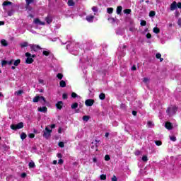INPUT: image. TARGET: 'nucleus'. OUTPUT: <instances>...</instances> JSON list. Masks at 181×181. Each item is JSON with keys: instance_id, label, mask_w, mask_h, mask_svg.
<instances>
[{"instance_id": "obj_61", "label": "nucleus", "mask_w": 181, "mask_h": 181, "mask_svg": "<svg viewBox=\"0 0 181 181\" xmlns=\"http://www.w3.org/2000/svg\"><path fill=\"white\" fill-rule=\"evenodd\" d=\"M58 133L62 134V127H59L58 129Z\"/></svg>"}, {"instance_id": "obj_11", "label": "nucleus", "mask_w": 181, "mask_h": 181, "mask_svg": "<svg viewBox=\"0 0 181 181\" xmlns=\"http://www.w3.org/2000/svg\"><path fill=\"white\" fill-rule=\"evenodd\" d=\"M38 111H40V112H47V107L45 106L40 107H38Z\"/></svg>"}, {"instance_id": "obj_14", "label": "nucleus", "mask_w": 181, "mask_h": 181, "mask_svg": "<svg viewBox=\"0 0 181 181\" xmlns=\"http://www.w3.org/2000/svg\"><path fill=\"white\" fill-rule=\"evenodd\" d=\"M86 21L90 23L93 22L94 21V16H87Z\"/></svg>"}, {"instance_id": "obj_27", "label": "nucleus", "mask_w": 181, "mask_h": 181, "mask_svg": "<svg viewBox=\"0 0 181 181\" xmlns=\"http://www.w3.org/2000/svg\"><path fill=\"white\" fill-rule=\"evenodd\" d=\"M99 98L100 100H105V94L104 93H100V95H99Z\"/></svg>"}, {"instance_id": "obj_62", "label": "nucleus", "mask_w": 181, "mask_h": 181, "mask_svg": "<svg viewBox=\"0 0 181 181\" xmlns=\"http://www.w3.org/2000/svg\"><path fill=\"white\" fill-rule=\"evenodd\" d=\"M129 30H130V32H134V31L135 30V28H129Z\"/></svg>"}, {"instance_id": "obj_57", "label": "nucleus", "mask_w": 181, "mask_h": 181, "mask_svg": "<svg viewBox=\"0 0 181 181\" xmlns=\"http://www.w3.org/2000/svg\"><path fill=\"white\" fill-rule=\"evenodd\" d=\"M110 22H115V19L114 18H109Z\"/></svg>"}, {"instance_id": "obj_63", "label": "nucleus", "mask_w": 181, "mask_h": 181, "mask_svg": "<svg viewBox=\"0 0 181 181\" xmlns=\"http://www.w3.org/2000/svg\"><path fill=\"white\" fill-rule=\"evenodd\" d=\"M132 70H133V71L136 70V67L135 66H133L132 67Z\"/></svg>"}, {"instance_id": "obj_54", "label": "nucleus", "mask_w": 181, "mask_h": 181, "mask_svg": "<svg viewBox=\"0 0 181 181\" xmlns=\"http://www.w3.org/2000/svg\"><path fill=\"white\" fill-rule=\"evenodd\" d=\"M148 127H153V123L152 122H148Z\"/></svg>"}, {"instance_id": "obj_47", "label": "nucleus", "mask_w": 181, "mask_h": 181, "mask_svg": "<svg viewBox=\"0 0 181 181\" xmlns=\"http://www.w3.org/2000/svg\"><path fill=\"white\" fill-rule=\"evenodd\" d=\"M110 159H111V158H110L109 155H106L105 156V160L108 161V160H110Z\"/></svg>"}, {"instance_id": "obj_42", "label": "nucleus", "mask_w": 181, "mask_h": 181, "mask_svg": "<svg viewBox=\"0 0 181 181\" xmlns=\"http://www.w3.org/2000/svg\"><path fill=\"white\" fill-rule=\"evenodd\" d=\"M71 95L72 98H76L78 97V95H76V93L74 92H73Z\"/></svg>"}, {"instance_id": "obj_5", "label": "nucleus", "mask_w": 181, "mask_h": 181, "mask_svg": "<svg viewBox=\"0 0 181 181\" xmlns=\"http://www.w3.org/2000/svg\"><path fill=\"white\" fill-rule=\"evenodd\" d=\"M52 129L50 130L48 127H45V131H43L42 136L46 139H49V138H50V134H52Z\"/></svg>"}, {"instance_id": "obj_30", "label": "nucleus", "mask_w": 181, "mask_h": 181, "mask_svg": "<svg viewBox=\"0 0 181 181\" xmlns=\"http://www.w3.org/2000/svg\"><path fill=\"white\" fill-rule=\"evenodd\" d=\"M143 83H145V84H148L149 83V78H143Z\"/></svg>"}, {"instance_id": "obj_16", "label": "nucleus", "mask_w": 181, "mask_h": 181, "mask_svg": "<svg viewBox=\"0 0 181 181\" xmlns=\"http://www.w3.org/2000/svg\"><path fill=\"white\" fill-rule=\"evenodd\" d=\"M20 46L21 47H28V46H29V43H28V42H21Z\"/></svg>"}, {"instance_id": "obj_53", "label": "nucleus", "mask_w": 181, "mask_h": 181, "mask_svg": "<svg viewBox=\"0 0 181 181\" xmlns=\"http://www.w3.org/2000/svg\"><path fill=\"white\" fill-rule=\"evenodd\" d=\"M62 97H63L64 100H67V94L64 93V94L62 95Z\"/></svg>"}, {"instance_id": "obj_22", "label": "nucleus", "mask_w": 181, "mask_h": 181, "mask_svg": "<svg viewBox=\"0 0 181 181\" xmlns=\"http://www.w3.org/2000/svg\"><path fill=\"white\" fill-rule=\"evenodd\" d=\"M155 15H156V13L154 11H150V13H149L150 18H153V16H155Z\"/></svg>"}, {"instance_id": "obj_37", "label": "nucleus", "mask_w": 181, "mask_h": 181, "mask_svg": "<svg viewBox=\"0 0 181 181\" xmlns=\"http://www.w3.org/2000/svg\"><path fill=\"white\" fill-rule=\"evenodd\" d=\"M142 160H143V162H148V156H144L142 157Z\"/></svg>"}, {"instance_id": "obj_41", "label": "nucleus", "mask_w": 181, "mask_h": 181, "mask_svg": "<svg viewBox=\"0 0 181 181\" xmlns=\"http://www.w3.org/2000/svg\"><path fill=\"white\" fill-rule=\"evenodd\" d=\"M140 25L141 26H146V21H141Z\"/></svg>"}, {"instance_id": "obj_43", "label": "nucleus", "mask_w": 181, "mask_h": 181, "mask_svg": "<svg viewBox=\"0 0 181 181\" xmlns=\"http://www.w3.org/2000/svg\"><path fill=\"white\" fill-rule=\"evenodd\" d=\"M59 146L60 148H64V143L63 141H61L59 143Z\"/></svg>"}, {"instance_id": "obj_25", "label": "nucleus", "mask_w": 181, "mask_h": 181, "mask_svg": "<svg viewBox=\"0 0 181 181\" xmlns=\"http://www.w3.org/2000/svg\"><path fill=\"white\" fill-rule=\"evenodd\" d=\"M153 30L154 33H159L160 32V30L158 27H155Z\"/></svg>"}, {"instance_id": "obj_46", "label": "nucleus", "mask_w": 181, "mask_h": 181, "mask_svg": "<svg viewBox=\"0 0 181 181\" xmlns=\"http://www.w3.org/2000/svg\"><path fill=\"white\" fill-rule=\"evenodd\" d=\"M7 64H8V66L13 64V59H11V61H7Z\"/></svg>"}, {"instance_id": "obj_34", "label": "nucleus", "mask_w": 181, "mask_h": 181, "mask_svg": "<svg viewBox=\"0 0 181 181\" xmlns=\"http://www.w3.org/2000/svg\"><path fill=\"white\" fill-rule=\"evenodd\" d=\"M124 13H126L127 15H129V13H131V9L124 10Z\"/></svg>"}, {"instance_id": "obj_49", "label": "nucleus", "mask_w": 181, "mask_h": 181, "mask_svg": "<svg viewBox=\"0 0 181 181\" xmlns=\"http://www.w3.org/2000/svg\"><path fill=\"white\" fill-rule=\"evenodd\" d=\"M112 181H118V179H117V177L115 175H114L112 177Z\"/></svg>"}, {"instance_id": "obj_26", "label": "nucleus", "mask_w": 181, "mask_h": 181, "mask_svg": "<svg viewBox=\"0 0 181 181\" xmlns=\"http://www.w3.org/2000/svg\"><path fill=\"white\" fill-rule=\"evenodd\" d=\"M88 119H90V117L85 115L83 117V120L85 121L86 122H87L88 121Z\"/></svg>"}, {"instance_id": "obj_52", "label": "nucleus", "mask_w": 181, "mask_h": 181, "mask_svg": "<svg viewBox=\"0 0 181 181\" xmlns=\"http://www.w3.org/2000/svg\"><path fill=\"white\" fill-rule=\"evenodd\" d=\"M146 36L147 39H151V37H152V35H151V33H148Z\"/></svg>"}, {"instance_id": "obj_10", "label": "nucleus", "mask_w": 181, "mask_h": 181, "mask_svg": "<svg viewBox=\"0 0 181 181\" xmlns=\"http://www.w3.org/2000/svg\"><path fill=\"white\" fill-rule=\"evenodd\" d=\"M45 21H46L47 23H48V25H50V23L53 21V18H52V16H47L45 18Z\"/></svg>"}, {"instance_id": "obj_35", "label": "nucleus", "mask_w": 181, "mask_h": 181, "mask_svg": "<svg viewBox=\"0 0 181 181\" xmlns=\"http://www.w3.org/2000/svg\"><path fill=\"white\" fill-rule=\"evenodd\" d=\"M92 11L93 12H98V7L97 6L92 7Z\"/></svg>"}, {"instance_id": "obj_40", "label": "nucleus", "mask_w": 181, "mask_h": 181, "mask_svg": "<svg viewBox=\"0 0 181 181\" xmlns=\"http://www.w3.org/2000/svg\"><path fill=\"white\" fill-rule=\"evenodd\" d=\"M170 141H173V142L176 141V137L175 136H170Z\"/></svg>"}, {"instance_id": "obj_55", "label": "nucleus", "mask_w": 181, "mask_h": 181, "mask_svg": "<svg viewBox=\"0 0 181 181\" xmlns=\"http://www.w3.org/2000/svg\"><path fill=\"white\" fill-rule=\"evenodd\" d=\"M135 155H136V156L141 155V151H136L135 152Z\"/></svg>"}, {"instance_id": "obj_17", "label": "nucleus", "mask_w": 181, "mask_h": 181, "mask_svg": "<svg viewBox=\"0 0 181 181\" xmlns=\"http://www.w3.org/2000/svg\"><path fill=\"white\" fill-rule=\"evenodd\" d=\"M1 43L2 46H4V47L8 46V41L6 40H1Z\"/></svg>"}, {"instance_id": "obj_58", "label": "nucleus", "mask_w": 181, "mask_h": 181, "mask_svg": "<svg viewBox=\"0 0 181 181\" xmlns=\"http://www.w3.org/2000/svg\"><path fill=\"white\" fill-rule=\"evenodd\" d=\"M50 128H52V129H53V128H56V124H51Z\"/></svg>"}, {"instance_id": "obj_59", "label": "nucleus", "mask_w": 181, "mask_h": 181, "mask_svg": "<svg viewBox=\"0 0 181 181\" xmlns=\"http://www.w3.org/2000/svg\"><path fill=\"white\" fill-rule=\"evenodd\" d=\"M105 136L106 138H108V136H110V133H108V132L105 133Z\"/></svg>"}, {"instance_id": "obj_28", "label": "nucleus", "mask_w": 181, "mask_h": 181, "mask_svg": "<svg viewBox=\"0 0 181 181\" xmlns=\"http://www.w3.org/2000/svg\"><path fill=\"white\" fill-rule=\"evenodd\" d=\"M21 94H23V90H18L15 92V95H21Z\"/></svg>"}, {"instance_id": "obj_9", "label": "nucleus", "mask_w": 181, "mask_h": 181, "mask_svg": "<svg viewBox=\"0 0 181 181\" xmlns=\"http://www.w3.org/2000/svg\"><path fill=\"white\" fill-rule=\"evenodd\" d=\"M94 100L93 99H87L85 101V105H86V107H93V105H94Z\"/></svg>"}, {"instance_id": "obj_4", "label": "nucleus", "mask_w": 181, "mask_h": 181, "mask_svg": "<svg viewBox=\"0 0 181 181\" xmlns=\"http://www.w3.org/2000/svg\"><path fill=\"white\" fill-rule=\"evenodd\" d=\"M177 8L181 9V2L177 3L176 1H173L170 6V11H175Z\"/></svg>"}, {"instance_id": "obj_56", "label": "nucleus", "mask_w": 181, "mask_h": 181, "mask_svg": "<svg viewBox=\"0 0 181 181\" xmlns=\"http://www.w3.org/2000/svg\"><path fill=\"white\" fill-rule=\"evenodd\" d=\"M57 158H59L60 159H61V158H63V156L62 155V153H58L57 155Z\"/></svg>"}, {"instance_id": "obj_2", "label": "nucleus", "mask_w": 181, "mask_h": 181, "mask_svg": "<svg viewBox=\"0 0 181 181\" xmlns=\"http://www.w3.org/2000/svg\"><path fill=\"white\" fill-rule=\"evenodd\" d=\"M33 103L40 102L42 105H45V104H46V99L43 96L37 95L33 98Z\"/></svg>"}, {"instance_id": "obj_39", "label": "nucleus", "mask_w": 181, "mask_h": 181, "mask_svg": "<svg viewBox=\"0 0 181 181\" xmlns=\"http://www.w3.org/2000/svg\"><path fill=\"white\" fill-rule=\"evenodd\" d=\"M25 8L27 11H32V7H30V4H26Z\"/></svg>"}, {"instance_id": "obj_31", "label": "nucleus", "mask_w": 181, "mask_h": 181, "mask_svg": "<svg viewBox=\"0 0 181 181\" xmlns=\"http://www.w3.org/2000/svg\"><path fill=\"white\" fill-rule=\"evenodd\" d=\"M26 134H25V133H22L21 134V139H26Z\"/></svg>"}, {"instance_id": "obj_48", "label": "nucleus", "mask_w": 181, "mask_h": 181, "mask_svg": "<svg viewBox=\"0 0 181 181\" xmlns=\"http://www.w3.org/2000/svg\"><path fill=\"white\" fill-rule=\"evenodd\" d=\"M156 59H160V57H162V55L160 53H157L156 54Z\"/></svg>"}, {"instance_id": "obj_7", "label": "nucleus", "mask_w": 181, "mask_h": 181, "mask_svg": "<svg viewBox=\"0 0 181 181\" xmlns=\"http://www.w3.org/2000/svg\"><path fill=\"white\" fill-rule=\"evenodd\" d=\"M23 127V122H20L18 124H11V129H21Z\"/></svg>"}, {"instance_id": "obj_6", "label": "nucleus", "mask_w": 181, "mask_h": 181, "mask_svg": "<svg viewBox=\"0 0 181 181\" xmlns=\"http://www.w3.org/2000/svg\"><path fill=\"white\" fill-rule=\"evenodd\" d=\"M33 23L37 26H45L46 25V23L41 21L39 18H34Z\"/></svg>"}, {"instance_id": "obj_36", "label": "nucleus", "mask_w": 181, "mask_h": 181, "mask_svg": "<svg viewBox=\"0 0 181 181\" xmlns=\"http://www.w3.org/2000/svg\"><path fill=\"white\" fill-rule=\"evenodd\" d=\"M155 144H156V145H157V146H160V145H162V141H156Z\"/></svg>"}, {"instance_id": "obj_24", "label": "nucleus", "mask_w": 181, "mask_h": 181, "mask_svg": "<svg viewBox=\"0 0 181 181\" xmlns=\"http://www.w3.org/2000/svg\"><path fill=\"white\" fill-rule=\"evenodd\" d=\"M107 13H112V12H114V8H107Z\"/></svg>"}, {"instance_id": "obj_23", "label": "nucleus", "mask_w": 181, "mask_h": 181, "mask_svg": "<svg viewBox=\"0 0 181 181\" xmlns=\"http://www.w3.org/2000/svg\"><path fill=\"white\" fill-rule=\"evenodd\" d=\"M8 5H12V2H11V1H4L3 3V6H8Z\"/></svg>"}, {"instance_id": "obj_21", "label": "nucleus", "mask_w": 181, "mask_h": 181, "mask_svg": "<svg viewBox=\"0 0 181 181\" xmlns=\"http://www.w3.org/2000/svg\"><path fill=\"white\" fill-rule=\"evenodd\" d=\"M68 5H69V6H74V1L69 0L68 1Z\"/></svg>"}, {"instance_id": "obj_8", "label": "nucleus", "mask_w": 181, "mask_h": 181, "mask_svg": "<svg viewBox=\"0 0 181 181\" xmlns=\"http://www.w3.org/2000/svg\"><path fill=\"white\" fill-rule=\"evenodd\" d=\"M4 9H5L7 16H13V15L15 13V9H13V8H11L9 10L6 11V8L4 7Z\"/></svg>"}, {"instance_id": "obj_32", "label": "nucleus", "mask_w": 181, "mask_h": 181, "mask_svg": "<svg viewBox=\"0 0 181 181\" xmlns=\"http://www.w3.org/2000/svg\"><path fill=\"white\" fill-rule=\"evenodd\" d=\"M29 168H35V162H33V161H31V162H30L29 163Z\"/></svg>"}, {"instance_id": "obj_3", "label": "nucleus", "mask_w": 181, "mask_h": 181, "mask_svg": "<svg viewBox=\"0 0 181 181\" xmlns=\"http://www.w3.org/2000/svg\"><path fill=\"white\" fill-rule=\"evenodd\" d=\"M176 111H177V108L175 106L168 107L167 110V114L169 117H172V115H175L176 114Z\"/></svg>"}, {"instance_id": "obj_15", "label": "nucleus", "mask_w": 181, "mask_h": 181, "mask_svg": "<svg viewBox=\"0 0 181 181\" xmlns=\"http://www.w3.org/2000/svg\"><path fill=\"white\" fill-rule=\"evenodd\" d=\"M121 12H122V6H118L116 10V13L117 15H121Z\"/></svg>"}, {"instance_id": "obj_51", "label": "nucleus", "mask_w": 181, "mask_h": 181, "mask_svg": "<svg viewBox=\"0 0 181 181\" xmlns=\"http://www.w3.org/2000/svg\"><path fill=\"white\" fill-rule=\"evenodd\" d=\"M63 162H64L63 159H59V160H58V163H59V165H63Z\"/></svg>"}, {"instance_id": "obj_44", "label": "nucleus", "mask_w": 181, "mask_h": 181, "mask_svg": "<svg viewBox=\"0 0 181 181\" xmlns=\"http://www.w3.org/2000/svg\"><path fill=\"white\" fill-rule=\"evenodd\" d=\"M26 5H30L33 2V0H25Z\"/></svg>"}, {"instance_id": "obj_20", "label": "nucleus", "mask_w": 181, "mask_h": 181, "mask_svg": "<svg viewBox=\"0 0 181 181\" xmlns=\"http://www.w3.org/2000/svg\"><path fill=\"white\" fill-rule=\"evenodd\" d=\"M59 86H60V87H62V88L66 87V81H64L63 80L59 82Z\"/></svg>"}, {"instance_id": "obj_45", "label": "nucleus", "mask_w": 181, "mask_h": 181, "mask_svg": "<svg viewBox=\"0 0 181 181\" xmlns=\"http://www.w3.org/2000/svg\"><path fill=\"white\" fill-rule=\"evenodd\" d=\"M7 63H8V61L3 60V61L1 62V66H6Z\"/></svg>"}, {"instance_id": "obj_19", "label": "nucleus", "mask_w": 181, "mask_h": 181, "mask_svg": "<svg viewBox=\"0 0 181 181\" xmlns=\"http://www.w3.org/2000/svg\"><path fill=\"white\" fill-rule=\"evenodd\" d=\"M14 66H19L21 64V59L13 60Z\"/></svg>"}, {"instance_id": "obj_29", "label": "nucleus", "mask_w": 181, "mask_h": 181, "mask_svg": "<svg viewBox=\"0 0 181 181\" xmlns=\"http://www.w3.org/2000/svg\"><path fill=\"white\" fill-rule=\"evenodd\" d=\"M42 54L44 56H49L50 54V51H43Z\"/></svg>"}, {"instance_id": "obj_38", "label": "nucleus", "mask_w": 181, "mask_h": 181, "mask_svg": "<svg viewBox=\"0 0 181 181\" xmlns=\"http://www.w3.org/2000/svg\"><path fill=\"white\" fill-rule=\"evenodd\" d=\"M57 78H59V80H62V78H63V74H58L57 75Z\"/></svg>"}, {"instance_id": "obj_64", "label": "nucleus", "mask_w": 181, "mask_h": 181, "mask_svg": "<svg viewBox=\"0 0 181 181\" xmlns=\"http://www.w3.org/2000/svg\"><path fill=\"white\" fill-rule=\"evenodd\" d=\"M132 115H134V116L136 115V111H133Z\"/></svg>"}, {"instance_id": "obj_33", "label": "nucleus", "mask_w": 181, "mask_h": 181, "mask_svg": "<svg viewBox=\"0 0 181 181\" xmlns=\"http://www.w3.org/2000/svg\"><path fill=\"white\" fill-rule=\"evenodd\" d=\"M107 179V175L103 174L100 175V180H105Z\"/></svg>"}, {"instance_id": "obj_12", "label": "nucleus", "mask_w": 181, "mask_h": 181, "mask_svg": "<svg viewBox=\"0 0 181 181\" xmlns=\"http://www.w3.org/2000/svg\"><path fill=\"white\" fill-rule=\"evenodd\" d=\"M165 128H166L167 129L170 130V129H173V126H172V123H170V122H167L165 123Z\"/></svg>"}, {"instance_id": "obj_13", "label": "nucleus", "mask_w": 181, "mask_h": 181, "mask_svg": "<svg viewBox=\"0 0 181 181\" xmlns=\"http://www.w3.org/2000/svg\"><path fill=\"white\" fill-rule=\"evenodd\" d=\"M56 107L58 110H62L63 108V102L59 101L56 104Z\"/></svg>"}, {"instance_id": "obj_60", "label": "nucleus", "mask_w": 181, "mask_h": 181, "mask_svg": "<svg viewBox=\"0 0 181 181\" xmlns=\"http://www.w3.org/2000/svg\"><path fill=\"white\" fill-rule=\"evenodd\" d=\"M93 161L95 163H97V158H93Z\"/></svg>"}, {"instance_id": "obj_50", "label": "nucleus", "mask_w": 181, "mask_h": 181, "mask_svg": "<svg viewBox=\"0 0 181 181\" xmlns=\"http://www.w3.org/2000/svg\"><path fill=\"white\" fill-rule=\"evenodd\" d=\"M28 136H29V138H35V134L31 133V134H28Z\"/></svg>"}, {"instance_id": "obj_18", "label": "nucleus", "mask_w": 181, "mask_h": 181, "mask_svg": "<svg viewBox=\"0 0 181 181\" xmlns=\"http://www.w3.org/2000/svg\"><path fill=\"white\" fill-rule=\"evenodd\" d=\"M77 107H78V103H74V104L71 105V108H72V110H76Z\"/></svg>"}, {"instance_id": "obj_1", "label": "nucleus", "mask_w": 181, "mask_h": 181, "mask_svg": "<svg viewBox=\"0 0 181 181\" xmlns=\"http://www.w3.org/2000/svg\"><path fill=\"white\" fill-rule=\"evenodd\" d=\"M25 57H27L25 59V63H27V64H32V63H33V57H36V55H32L30 53L27 52L25 53Z\"/></svg>"}]
</instances>
